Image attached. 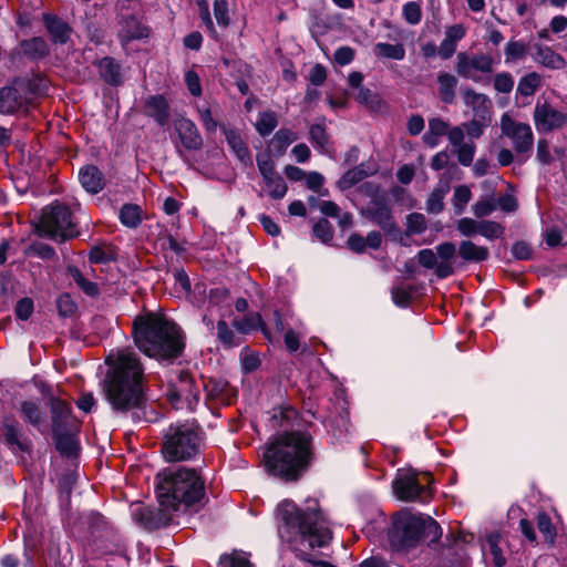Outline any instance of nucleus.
Wrapping results in <instances>:
<instances>
[{"instance_id":"f257e3e1","label":"nucleus","mask_w":567,"mask_h":567,"mask_svg":"<svg viewBox=\"0 0 567 567\" xmlns=\"http://www.w3.org/2000/svg\"><path fill=\"white\" fill-rule=\"evenodd\" d=\"M315 460L312 436L305 431L279 433L269 439L261 456L267 474L286 483L298 482Z\"/></svg>"},{"instance_id":"f03ea898","label":"nucleus","mask_w":567,"mask_h":567,"mask_svg":"<svg viewBox=\"0 0 567 567\" xmlns=\"http://www.w3.org/2000/svg\"><path fill=\"white\" fill-rule=\"evenodd\" d=\"M111 367L105 380V394L112 408L120 412L142 409L145 403L144 367L138 354L130 349H120L107 355Z\"/></svg>"},{"instance_id":"7ed1b4c3","label":"nucleus","mask_w":567,"mask_h":567,"mask_svg":"<svg viewBox=\"0 0 567 567\" xmlns=\"http://www.w3.org/2000/svg\"><path fill=\"white\" fill-rule=\"evenodd\" d=\"M132 336L142 352L157 360L176 359L185 347L177 324L154 312L140 315L134 319Z\"/></svg>"},{"instance_id":"20e7f679","label":"nucleus","mask_w":567,"mask_h":567,"mask_svg":"<svg viewBox=\"0 0 567 567\" xmlns=\"http://www.w3.org/2000/svg\"><path fill=\"white\" fill-rule=\"evenodd\" d=\"M156 493L161 506L178 512L205 498V482L194 468L168 467L156 475Z\"/></svg>"},{"instance_id":"39448f33","label":"nucleus","mask_w":567,"mask_h":567,"mask_svg":"<svg viewBox=\"0 0 567 567\" xmlns=\"http://www.w3.org/2000/svg\"><path fill=\"white\" fill-rule=\"evenodd\" d=\"M441 537L442 528L434 518L409 512L395 514L388 532L390 549L399 555H408L422 542H426L431 547Z\"/></svg>"},{"instance_id":"423d86ee","label":"nucleus","mask_w":567,"mask_h":567,"mask_svg":"<svg viewBox=\"0 0 567 567\" xmlns=\"http://www.w3.org/2000/svg\"><path fill=\"white\" fill-rule=\"evenodd\" d=\"M200 446L197 429L192 424L171 425L164 435L162 453L169 462H179L193 458Z\"/></svg>"},{"instance_id":"0eeeda50","label":"nucleus","mask_w":567,"mask_h":567,"mask_svg":"<svg viewBox=\"0 0 567 567\" xmlns=\"http://www.w3.org/2000/svg\"><path fill=\"white\" fill-rule=\"evenodd\" d=\"M38 231L51 239L65 241L79 236L76 223L70 208L59 202L45 206L38 224Z\"/></svg>"},{"instance_id":"6e6552de","label":"nucleus","mask_w":567,"mask_h":567,"mask_svg":"<svg viewBox=\"0 0 567 567\" xmlns=\"http://www.w3.org/2000/svg\"><path fill=\"white\" fill-rule=\"evenodd\" d=\"M431 483L432 477L429 473L406 471L394 480L393 491L401 501L425 503L432 497Z\"/></svg>"},{"instance_id":"1a4fd4ad","label":"nucleus","mask_w":567,"mask_h":567,"mask_svg":"<svg viewBox=\"0 0 567 567\" xmlns=\"http://www.w3.org/2000/svg\"><path fill=\"white\" fill-rule=\"evenodd\" d=\"M497 61L489 53L458 52L454 68L461 78L480 83L484 76L493 73Z\"/></svg>"},{"instance_id":"9d476101","label":"nucleus","mask_w":567,"mask_h":567,"mask_svg":"<svg viewBox=\"0 0 567 567\" xmlns=\"http://www.w3.org/2000/svg\"><path fill=\"white\" fill-rule=\"evenodd\" d=\"M167 396L174 405L184 402L193 409L199 401V386L188 371L179 370L169 380Z\"/></svg>"},{"instance_id":"9b49d317","label":"nucleus","mask_w":567,"mask_h":567,"mask_svg":"<svg viewBox=\"0 0 567 567\" xmlns=\"http://www.w3.org/2000/svg\"><path fill=\"white\" fill-rule=\"evenodd\" d=\"M499 126L502 134L512 141L515 152L518 155L528 156L534 145V133L530 125L515 121L507 113H504Z\"/></svg>"},{"instance_id":"f8f14e48","label":"nucleus","mask_w":567,"mask_h":567,"mask_svg":"<svg viewBox=\"0 0 567 567\" xmlns=\"http://www.w3.org/2000/svg\"><path fill=\"white\" fill-rule=\"evenodd\" d=\"M173 508L161 506L153 508L150 506L138 505L133 508L132 516L135 523L147 530L159 529L168 526L173 520Z\"/></svg>"},{"instance_id":"ddd939ff","label":"nucleus","mask_w":567,"mask_h":567,"mask_svg":"<svg viewBox=\"0 0 567 567\" xmlns=\"http://www.w3.org/2000/svg\"><path fill=\"white\" fill-rule=\"evenodd\" d=\"M534 123L538 132H553L567 124V112L557 110L548 102H537L534 109Z\"/></svg>"},{"instance_id":"4468645a","label":"nucleus","mask_w":567,"mask_h":567,"mask_svg":"<svg viewBox=\"0 0 567 567\" xmlns=\"http://www.w3.org/2000/svg\"><path fill=\"white\" fill-rule=\"evenodd\" d=\"M174 130L178 136L175 144L176 151L181 157H185V151H199L203 147V138L196 124L185 117L174 121Z\"/></svg>"},{"instance_id":"2eb2a0df","label":"nucleus","mask_w":567,"mask_h":567,"mask_svg":"<svg viewBox=\"0 0 567 567\" xmlns=\"http://www.w3.org/2000/svg\"><path fill=\"white\" fill-rule=\"evenodd\" d=\"M257 166L264 183L268 188V194L274 199H281L287 194V184L285 179L276 172L275 163L268 154L257 155Z\"/></svg>"},{"instance_id":"dca6fc26","label":"nucleus","mask_w":567,"mask_h":567,"mask_svg":"<svg viewBox=\"0 0 567 567\" xmlns=\"http://www.w3.org/2000/svg\"><path fill=\"white\" fill-rule=\"evenodd\" d=\"M49 406L51 411L52 432L80 429V422L72 414L70 403L59 398H51Z\"/></svg>"},{"instance_id":"f3484780","label":"nucleus","mask_w":567,"mask_h":567,"mask_svg":"<svg viewBox=\"0 0 567 567\" xmlns=\"http://www.w3.org/2000/svg\"><path fill=\"white\" fill-rule=\"evenodd\" d=\"M2 434L9 449L14 452L29 453L32 449L31 441L24 435L20 423L12 416H6L2 421Z\"/></svg>"},{"instance_id":"a211bd4d","label":"nucleus","mask_w":567,"mask_h":567,"mask_svg":"<svg viewBox=\"0 0 567 567\" xmlns=\"http://www.w3.org/2000/svg\"><path fill=\"white\" fill-rule=\"evenodd\" d=\"M118 24V39L123 45L133 40H142L150 37V28L134 14L122 16Z\"/></svg>"},{"instance_id":"6ab92c4d","label":"nucleus","mask_w":567,"mask_h":567,"mask_svg":"<svg viewBox=\"0 0 567 567\" xmlns=\"http://www.w3.org/2000/svg\"><path fill=\"white\" fill-rule=\"evenodd\" d=\"M298 422V412L290 404L276 406L271 411L269 425L274 430H282L281 433L295 431L293 426Z\"/></svg>"},{"instance_id":"aec40b11","label":"nucleus","mask_w":567,"mask_h":567,"mask_svg":"<svg viewBox=\"0 0 567 567\" xmlns=\"http://www.w3.org/2000/svg\"><path fill=\"white\" fill-rule=\"evenodd\" d=\"M365 217L372 220L386 233H392L396 229L391 209L383 202H372L365 210Z\"/></svg>"},{"instance_id":"412c9836","label":"nucleus","mask_w":567,"mask_h":567,"mask_svg":"<svg viewBox=\"0 0 567 567\" xmlns=\"http://www.w3.org/2000/svg\"><path fill=\"white\" fill-rule=\"evenodd\" d=\"M204 390L206 392L207 399L224 405L231 404L234 398L236 396L235 389L231 388L229 383L223 379H209L204 383Z\"/></svg>"},{"instance_id":"4be33fe9","label":"nucleus","mask_w":567,"mask_h":567,"mask_svg":"<svg viewBox=\"0 0 567 567\" xmlns=\"http://www.w3.org/2000/svg\"><path fill=\"white\" fill-rule=\"evenodd\" d=\"M463 100L465 105L471 109L473 117L491 118L492 101L487 95L473 89H466L463 91Z\"/></svg>"},{"instance_id":"5701e85b","label":"nucleus","mask_w":567,"mask_h":567,"mask_svg":"<svg viewBox=\"0 0 567 567\" xmlns=\"http://www.w3.org/2000/svg\"><path fill=\"white\" fill-rule=\"evenodd\" d=\"M144 113L153 117L158 125L164 126L169 120V103L164 95H151L145 100Z\"/></svg>"},{"instance_id":"b1692460","label":"nucleus","mask_w":567,"mask_h":567,"mask_svg":"<svg viewBox=\"0 0 567 567\" xmlns=\"http://www.w3.org/2000/svg\"><path fill=\"white\" fill-rule=\"evenodd\" d=\"M79 178L83 188L91 194L100 193L105 185L103 174L94 165L82 167L79 172Z\"/></svg>"},{"instance_id":"393cba45","label":"nucleus","mask_w":567,"mask_h":567,"mask_svg":"<svg viewBox=\"0 0 567 567\" xmlns=\"http://www.w3.org/2000/svg\"><path fill=\"white\" fill-rule=\"evenodd\" d=\"M24 103L21 93L12 86L0 89V113L13 114L18 112Z\"/></svg>"},{"instance_id":"a878e982","label":"nucleus","mask_w":567,"mask_h":567,"mask_svg":"<svg viewBox=\"0 0 567 567\" xmlns=\"http://www.w3.org/2000/svg\"><path fill=\"white\" fill-rule=\"evenodd\" d=\"M79 430H64L60 432H52L55 441L56 450L68 457H72L78 451L76 432Z\"/></svg>"},{"instance_id":"bb28decb","label":"nucleus","mask_w":567,"mask_h":567,"mask_svg":"<svg viewBox=\"0 0 567 567\" xmlns=\"http://www.w3.org/2000/svg\"><path fill=\"white\" fill-rule=\"evenodd\" d=\"M309 141L312 143L315 148L321 154H331L332 146L330 142V136L327 133L323 120L321 123H316L310 126Z\"/></svg>"},{"instance_id":"cd10ccee","label":"nucleus","mask_w":567,"mask_h":567,"mask_svg":"<svg viewBox=\"0 0 567 567\" xmlns=\"http://www.w3.org/2000/svg\"><path fill=\"white\" fill-rule=\"evenodd\" d=\"M100 76L110 85H118L122 82L121 65L111 56H105L97 62Z\"/></svg>"},{"instance_id":"c85d7f7f","label":"nucleus","mask_w":567,"mask_h":567,"mask_svg":"<svg viewBox=\"0 0 567 567\" xmlns=\"http://www.w3.org/2000/svg\"><path fill=\"white\" fill-rule=\"evenodd\" d=\"M436 80L441 101L445 104L454 103L455 90L458 83L457 78L447 72H440Z\"/></svg>"},{"instance_id":"c756f323","label":"nucleus","mask_w":567,"mask_h":567,"mask_svg":"<svg viewBox=\"0 0 567 567\" xmlns=\"http://www.w3.org/2000/svg\"><path fill=\"white\" fill-rule=\"evenodd\" d=\"M450 124L440 117L429 120V128L423 135V142L429 147L433 148L440 143V138L447 135Z\"/></svg>"},{"instance_id":"7c9ffc66","label":"nucleus","mask_w":567,"mask_h":567,"mask_svg":"<svg viewBox=\"0 0 567 567\" xmlns=\"http://www.w3.org/2000/svg\"><path fill=\"white\" fill-rule=\"evenodd\" d=\"M43 21L54 42L65 43L69 40L70 28L64 21L48 13L43 14Z\"/></svg>"},{"instance_id":"2f4dec72","label":"nucleus","mask_w":567,"mask_h":567,"mask_svg":"<svg viewBox=\"0 0 567 567\" xmlns=\"http://www.w3.org/2000/svg\"><path fill=\"white\" fill-rule=\"evenodd\" d=\"M20 49L23 55L31 60H39L49 54L47 41L41 37H34L20 42Z\"/></svg>"},{"instance_id":"473e14b6","label":"nucleus","mask_w":567,"mask_h":567,"mask_svg":"<svg viewBox=\"0 0 567 567\" xmlns=\"http://www.w3.org/2000/svg\"><path fill=\"white\" fill-rule=\"evenodd\" d=\"M458 255L465 261L481 262L488 258L489 251L484 246H477L471 240H463L458 246Z\"/></svg>"},{"instance_id":"72a5a7b5","label":"nucleus","mask_w":567,"mask_h":567,"mask_svg":"<svg viewBox=\"0 0 567 567\" xmlns=\"http://www.w3.org/2000/svg\"><path fill=\"white\" fill-rule=\"evenodd\" d=\"M535 61L551 70H559L566 65V60L548 47L537 48Z\"/></svg>"},{"instance_id":"f704fd0d","label":"nucleus","mask_w":567,"mask_h":567,"mask_svg":"<svg viewBox=\"0 0 567 567\" xmlns=\"http://www.w3.org/2000/svg\"><path fill=\"white\" fill-rule=\"evenodd\" d=\"M118 218L122 225L135 229L143 221V210L136 204H124L118 212Z\"/></svg>"},{"instance_id":"c9c22d12","label":"nucleus","mask_w":567,"mask_h":567,"mask_svg":"<svg viewBox=\"0 0 567 567\" xmlns=\"http://www.w3.org/2000/svg\"><path fill=\"white\" fill-rule=\"evenodd\" d=\"M20 413L27 423H30L31 425H33L35 427H40V425L45 420V413L42 411L39 403H37L34 401L21 402Z\"/></svg>"},{"instance_id":"e433bc0d","label":"nucleus","mask_w":567,"mask_h":567,"mask_svg":"<svg viewBox=\"0 0 567 567\" xmlns=\"http://www.w3.org/2000/svg\"><path fill=\"white\" fill-rule=\"evenodd\" d=\"M236 330L243 334L250 333L257 329H261L265 336H267L266 327L262 322V318L258 312H251L246 315L241 319H236L233 322Z\"/></svg>"},{"instance_id":"4c0bfd02","label":"nucleus","mask_w":567,"mask_h":567,"mask_svg":"<svg viewBox=\"0 0 567 567\" xmlns=\"http://www.w3.org/2000/svg\"><path fill=\"white\" fill-rule=\"evenodd\" d=\"M225 137L230 148L241 162H250L249 150L237 131L225 130Z\"/></svg>"},{"instance_id":"58836bf2","label":"nucleus","mask_w":567,"mask_h":567,"mask_svg":"<svg viewBox=\"0 0 567 567\" xmlns=\"http://www.w3.org/2000/svg\"><path fill=\"white\" fill-rule=\"evenodd\" d=\"M297 140L298 135L295 132L288 128H280L274 135L270 142V147L278 156H281L285 154L288 146Z\"/></svg>"},{"instance_id":"ea45409f","label":"nucleus","mask_w":567,"mask_h":567,"mask_svg":"<svg viewBox=\"0 0 567 567\" xmlns=\"http://www.w3.org/2000/svg\"><path fill=\"white\" fill-rule=\"evenodd\" d=\"M68 272L76 284V286L87 296L95 297L99 295L100 289L97 284L86 279L79 268L75 266H69Z\"/></svg>"},{"instance_id":"a19ab883","label":"nucleus","mask_w":567,"mask_h":567,"mask_svg":"<svg viewBox=\"0 0 567 567\" xmlns=\"http://www.w3.org/2000/svg\"><path fill=\"white\" fill-rule=\"evenodd\" d=\"M373 52L375 56L383 59L403 60L405 56V49L402 44H390L379 42L374 45Z\"/></svg>"},{"instance_id":"79ce46f5","label":"nucleus","mask_w":567,"mask_h":567,"mask_svg":"<svg viewBox=\"0 0 567 567\" xmlns=\"http://www.w3.org/2000/svg\"><path fill=\"white\" fill-rule=\"evenodd\" d=\"M542 85V76L537 72H530L523 76L517 85V93L523 96H532Z\"/></svg>"},{"instance_id":"37998d69","label":"nucleus","mask_w":567,"mask_h":567,"mask_svg":"<svg viewBox=\"0 0 567 567\" xmlns=\"http://www.w3.org/2000/svg\"><path fill=\"white\" fill-rule=\"evenodd\" d=\"M369 176V173L363 168V165L355 166L347 171L339 179V187L341 189H348L360 183L362 179Z\"/></svg>"},{"instance_id":"c03bdc74","label":"nucleus","mask_w":567,"mask_h":567,"mask_svg":"<svg viewBox=\"0 0 567 567\" xmlns=\"http://www.w3.org/2000/svg\"><path fill=\"white\" fill-rule=\"evenodd\" d=\"M277 125V114L274 111H265L259 114L255 127L261 136H267L276 128Z\"/></svg>"},{"instance_id":"a18cd8bd","label":"nucleus","mask_w":567,"mask_h":567,"mask_svg":"<svg viewBox=\"0 0 567 567\" xmlns=\"http://www.w3.org/2000/svg\"><path fill=\"white\" fill-rule=\"evenodd\" d=\"M217 339L225 348L238 347L241 343L240 338L235 334L224 320L217 322Z\"/></svg>"},{"instance_id":"49530a36","label":"nucleus","mask_w":567,"mask_h":567,"mask_svg":"<svg viewBox=\"0 0 567 567\" xmlns=\"http://www.w3.org/2000/svg\"><path fill=\"white\" fill-rule=\"evenodd\" d=\"M472 199V192L466 185H460L455 188L453 195V207L457 215H461L467 203Z\"/></svg>"},{"instance_id":"de8ad7c7","label":"nucleus","mask_w":567,"mask_h":567,"mask_svg":"<svg viewBox=\"0 0 567 567\" xmlns=\"http://www.w3.org/2000/svg\"><path fill=\"white\" fill-rule=\"evenodd\" d=\"M476 145L474 142H466L454 148V153L462 166H471L475 156Z\"/></svg>"},{"instance_id":"09e8293b","label":"nucleus","mask_w":567,"mask_h":567,"mask_svg":"<svg viewBox=\"0 0 567 567\" xmlns=\"http://www.w3.org/2000/svg\"><path fill=\"white\" fill-rule=\"evenodd\" d=\"M537 528L546 542L554 544L556 528L554 527L550 517L545 512H540L537 515Z\"/></svg>"},{"instance_id":"8fccbe9b","label":"nucleus","mask_w":567,"mask_h":567,"mask_svg":"<svg viewBox=\"0 0 567 567\" xmlns=\"http://www.w3.org/2000/svg\"><path fill=\"white\" fill-rule=\"evenodd\" d=\"M447 193V188H435L426 200V210L431 214H439L444 208V196Z\"/></svg>"},{"instance_id":"3c124183","label":"nucleus","mask_w":567,"mask_h":567,"mask_svg":"<svg viewBox=\"0 0 567 567\" xmlns=\"http://www.w3.org/2000/svg\"><path fill=\"white\" fill-rule=\"evenodd\" d=\"M504 234V227L493 220H480V235L486 239H495L502 237Z\"/></svg>"},{"instance_id":"603ef678","label":"nucleus","mask_w":567,"mask_h":567,"mask_svg":"<svg viewBox=\"0 0 567 567\" xmlns=\"http://www.w3.org/2000/svg\"><path fill=\"white\" fill-rule=\"evenodd\" d=\"M426 229V219L423 214L412 213L406 217V234L419 235Z\"/></svg>"},{"instance_id":"864d4df0","label":"nucleus","mask_w":567,"mask_h":567,"mask_svg":"<svg viewBox=\"0 0 567 567\" xmlns=\"http://www.w3.org/2000/svg\"><path fill=\"white\" fill-rule=\"evenodd\" d=\"M501 536L499 534H491L487 536L486 543L488 545L489 551L493 556V561L495 566L503 567L506 564V559L503 556V551L498 546Z\"/></svg>"},{"instance_id":"5fc2aeb1","label":"nucleus","mask_w":567,"mask_h":567,"mask_svg":"<svg viewBox=\"0 0 567 567\" xmlns=\"http://www.w3.org/2000/svg\"><path fill=\"white\" fill-rule=\"evenodd\" d=\"M312 231H313L315 237L324 244H328L333 238V227L324 218L319 219L315 224Z\"/></svg>"},{"instance_id":"6e6d98bb","label":"nucleus","mask_w":567,"mask_h":567,"mask_svg":"<svg viewBox=\"0 0 567 567\" xmlns=\"http://www.w3.org/2000/svg\"><path fill=\"white\" fill-rule=\"evenodd\" d=\"M491 118H476L463 124V128L471 138H478L483 135L484 128L489 124Z\"/></svg>"},{"instance_id":"4d7b16f0","label":"nucleus","mask_w":567,"mask_h":567,"mask_svg":"<svg viewBox=\"0 0 567 567\" xmlns=\"http://www.w3.org/2000/svg\"><path fill=\"white\" fill-rule=\"evenodd\" d=\"M56 308L61 317H71L75 313L78 306L69 293H63L56 299Z\"/></svg>"},{"instance_id":"13d9d810","label":"nucleus","mask_w":567,"mask_h":567,"mask_svg":"<svg viewBox=\"0 0 567 567\" xmlns=\"http://www.w3.org/2000/svg\"><path fill=\"white\" fill-rule=\"evenodd\" d=\"M219 567H254L251 563L244 555L233 553L224 555L219 559Z\"/></svg>"},{"instance_id":"bf43d9fd","label":"nucleus","mask_w":567,"mask_h":567,"mask_svg":"<svg viewBox=\"0 0 567 567\" xmlns=\"http://www.w3.org/2000/svg\"><path fill=\"white\" fill-rule=\"evenodd\" d=\"M456 229L462 236L472 237L480 234V221L464 217L457 220Z\"/></svg>"},{"instance_id":"052dcab7","label":"nucleus","mask_w":567,"mask_h":567,"mask_svg":"<svg viewBox=\"0 0 567 567\" xmlns=\"http://www.w3.org/2000/svg\"><path fill=\"white\" fill-rule=\"evenodd\" d=\"M403 18L409 24H417L422 19V10L417 2L411 1L403 6Z\"/></svg>"},{"instance_id":"680f3d73","label":"nucleus","mask_w":567,"mask_h":567,"mask_svg":"<svg viewBox=\"0 0 567 567\" xmlns=\"http://www.w3.org/2000/svg\"><path fill=\"white\" fill-rule=\"evenodd\" d=\"M214 16L219 25L224 28L228 27L230 19L226 0H214Z\"/></svg>"},{"instance_id":"e2e57ef3","label":"nucleus","mask_w":567,"mask_h":567,"mask_svg":"<svg viewBox=\"0 0 567 567\" xmlns=\"http://www.w3.org/2000/svg\"><path fill=\"white\" fill-rule=\"evenodd\" d=\"M526 54V47L519 41H509L505 48L506 61H516L524 58Z\"/></svg>"},{"instance_id":"0e129e2a","label":"nucleus","mask_w":567,"mask_h":567,"mask_svg":"<svg viewBox=\"0 0 567 567\" xmlns=\"http://www.w3.org/2000/svg\"><path fill=\"white\" fill-rule=\"evenodd\" d=\"M494 87L497 92L509 93L514 87V79L508 72H502L494 78Z\"/></svg>"},{"instance_id":"69168bd1","label":"nucleus","mask_w":567,"mask_h":567,"mask_svg":"<svg viewBox=\"0 0 567 567\" xmlns=\"http://www.w3.org/2000/svg\"><path fill=\"white\" fill-rule=\"evenodd\" d=\"M413 289L410 288H403V287H394L392 289V300L393 302L399 307H406L409 306L411 298H412Z\"/></svg>"},{"instance_id":"338daca9","label":"nucleus","mask_w":567,"mask_h":567,"mask_svg":"<svg viewBox=\"0 0 567 567\" xmlns=\"http://www.w3.org/2000/svg\"><path fill=\"white\" fill-rule=\"evenodd\" d=\"M472 209L475 217L483 218L496 209V204L492 199H481L473 205Z\"/></svg>"},{"instance_id":"774afa93","label":"nucleus","mask_w":567,"mask_h":567,"mask_svg":"<svg viewBox=\"0 0 567 567\" xmlns=\"http://www.w3.org/2000/svg\"><path fill=\"white\" fill-rule=\"evenodd\" d=\"M466 35V28L462 23L453 24L445 28L444 39L457 45V43Z\"/></svg>"}]
</instances>
